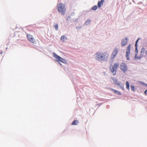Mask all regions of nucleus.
<instances>
[{
	"instance_id": "f257e3e1",
	"label": "nucleus",
	"mask_w": 147,
	"mask_h": 147,
	"mask_svg": "<svg viewBox=\"0 0 147 147\" xmlns=\"http://www.w3.org/2000/svg\"><path fill=\"white\" fill-rule=\"evenodd\" d=\"M139 38L136 41L135 46L136 47L135 49V58L137 59H140L142 57H147V51H145V49L143 47L142 48L141 51V55L140 56H137V55L138 53V51L137 49V43L138 42Z\"/></svg>"
},
{
	"instance_id": "f03ea898",
	"label": "nucleus",
	"mask_w": 147,
	"mask_h": 147,
	"mask_svg": "<svg viewBox=\"0 0 147 147\" xmlns=\"http://www.w3.org/2000/svg\"><path fill=\"white\" fill-rule=\"evenodd\" d=\"M95 55L96 59L99 61L106 60L109 56L108 54L107 53H101L100 51L97 53Z\"/></svg>"
},
{
	"instance_id": "7ed1b4c3",
	"label": "nucleus",
	"mask_w": 147,
	"mask_h": 147,
	"mask_svg": "<svg viewBox=\"0 0 147 147\" xmlns=\"http://www.w3.org/2000/svg\"><path fill=\"white\" fill-rule=\"evenodd\" d=\"M57 10L59 13L61 14L64 15L66 9L65 5L61 3H60L57 6Z\"/></svg>"
},
{
	"instance_id": "20e7f679",
	"label": "nucleus",
	"mask_w": 147,
	"mask_h": 147,
	"mask_svg": "<svg viewBox=\"0 0 147 147\" xmlns=\"http://www.w3.org/2000/svg\"><path fill=\"white\" fill-rule=\"evenodd\" d=\"M119 67V64L118 63H115L112 66H110V69L111 71L113 74V75H115L117 70Z\"/></svg>"
},
{
	"instance_id": "39448f33",
	"label": "nucleus",
	"mask_w": 147,
	"mask_h": 147,
	"mask_svg": "<svg viewBox=\"0 0 147 147\" xmlns=\"http://www.w3.org/2000/svg\"><path fill=\"white\" fill-rule=\"evenodd\" d=\"M53 57L56 59V61L58 62H61L63 63H67V62L65 60L58 55L55 53H53Z\"/></svg>"
},
{
	"instance_id": "423d86ee",
	"label": "nucleus",
	"mask_w": 147,
	"mask_h": 147,
	"mask_svg": "<svg viewBox=\"0 0 147 147\" xmlns=\"http://www.w3.org/2000/svg\"><path fill=\"white\" fill-rule=\"evenodd\" d=\"M121 69L124 72H125L127 70V67L126 65L124 63H121L120 66Z\"/></svg>"
},
{
	"instance_id": "0eeeda50",
	"label": "nucleus",
	"mask_w": 147,
	"mask_h": 147,
	"mask_svg": "<svg viewBox=\"0 0 147 147\" xmlns=\"http://www.w3.org/2000/svg\"><path fill=\"white\" fill-rule=\"evenodd\" d=\"M131 45L129 44L127 47L126 53V57L127 59L129 60V56L130 54V49L131 48Z\"/></svg>"
},
{
	"instance_id": "6e6552de",
	"label": "nucleus",
	"mask_w": 147,
	"mask_h": 147,
	"mask_svg": "<svg viewBox=\"0 0 147 147\" xmlns=\"http://www.w3.org/2000/svg\"><path fill=\"white\" fill-rule=\"evenodd\" d=\"M27 39L30 42L33 43H35V39L32 35L30 34H28L27 35Z\"/></svg>"
},
{
	"instance_id": "1a4fd4ad",
	"label": "nucleus",
	"mask_w": 147,
	"mask_h": 147,
	"mask_svg": "<svg viewBox=\"0 0 147 147\" xmlns=\"http://www.w3.org/2000/svg\"><path fill=\"white\" fill-rule=\"evenodd\" d=\"M118 52V49H114L111 55V60H113L114 58L116 57Z\"/></svg>"
},
{
	"instance_id": "9d476101",
	"label": "nucleus",
	"mask_w": 147,
	"mask_h": 147,
	"mask_svg": "<svg viewBox=\"0 0 147 147\" xmlns=\"http://www.w3.org/2000/svg\"><path fill=\"white\" fill-rule=\"evenodd\" d=\"M111 78L113 80L115 84L116 85L118 86H120L121 84V82H120L118 81L116 78H115L112 77Z\"/></svg>"
},
{
	"instance_id": "9b49d317",
	"label": "nucleus",
	"mask_w": 147,
	"mask_h": 147,
	"mask_svg": "<svg viewBox=\"0 0 147 147\" xmlns=\"http://www.w3.org/2000/svg\"><path fill=\"white\" fill-rule=\"evenodd\" d=\"M128 40L127 38H125V39H123L121 41V45L122 47L126 45L128 42Z\"/></svg>"
},
{
	"instance_id": "f8f14e48",
	"label": "nucleus",
	"mask_w": 147,
	"mask_h": 147,
	"mask_svg": "<svg viewBox=\"0 0 147 147\" xmlns=\"http://www.w3.org/2000/svg\"><path fill=\"white\" fill-rule=\"evenodd\" d=\"M105 1V0H101L100 1L98 2L97 5L99 8H100L101 5L103 4V2Z\"/></svg>"
},
{
	"instance_id": "ddd939ff",
	"label": "nucleus",
	"mask_w": 147,
	"mask_h": 147,
	"mask_svg": "<svg viewBox=\"0 0 147 147\" xmlns=\"http://www.w3.org/2000/svg\"><path fill=\"white\" fill-rule=\"evenodd\" d=\"M110 89L111 91H113L114 92V93L116 94H117L119 95H121V93L119 91L114 90L112 88H110Z\"/></svg>"
},
{
	"instance_id": "4468645a",
	"label": "nucleus",
	"mask_w": 147,
	"mask_h": 147,
	"mask_svg": "<svg viewBox=\"0 0 147 147\" xmlns=\"http://www.w3.org/2000/svg\"><path fill=\"white\" fill-rule=\"evenodd\" d=\"M78 123V121L77 120H75L72 123V125H77Z\"/></svg>"
},
{
	"instance_id": "2eb2a0df",
	"label": "nucleus",
	"mask_w": 147,
	"mask_h": 147,
	"mask_svg": "<svg viewBox=\"0 0 147 147\" xmlns=\"http://www.w3.org/2000/svg\"><path fill=\"white\" fill-rule=\"evenodd\" d=\"M126 88L128 90H129V85L128 82H126Z\"/></svg>"
},
{
	"instance_id": "dca6fc26",
	"label": "nucleus",
	"mask_w": 147,
	"mask_h": 147,
	"mask_svg": "<svg viewBox=\"0 0 147 147\" xmlns=\"http://www.w3.org/2000/svg\"><path fill=\"white\" fill-rule=\"evenodd\" d=\"M67 39V38L65 36H62L61 38V40L63 42H65V39Z\"/></svg>"
},
{
	"instance_id": "f3484780",
	"label": "nucleus",
	"mask_w": 147,
	"mask_h": 147,
	"mask_svg": "<svg viewBox=\"0 0 147 147\" xmlns=\"http://www.w3.org/2000/svg\"><path fill=\"white\" fill-rule=\"evenodd\" d=\"M55 29L57 30L58 28V25L57 24H56L54 26Z\"/></svg>"
},
{
	"instance_id": "a211bd4d",
	"label": "nucleus",
	"mask_w": 147,
	"mask_h": 147,
	"mask_svg": "<svg viewBox=\"0 0 147 147\" xmlns=\"http://www.w3.org/2000/svg\"><path fill=\"white\" fill-rule=\"evenodd\" d=\"M131 90L133 91H135V87H134V86L132 85H131Z\"/></svg>"
},
{
	"instance_id": "6ab92c4d",
	"label": "nucleus",
	"mask_w": 147,
	"mask_h": 147,
	"mask_svg": "<svg viewBox=\"0 0 147 147\" xmlns=\"http://www.w3.org/2000/svg\"><path fill=\"white\" fill-rule=\"evenodd\" d=\"M90 20L89 19L85 23V24L86 25L90 24Z\"/></svg>"
},
{
	"instance_id": "aec40b11",
	"label": "nucleus",
	"mask_w": 147,
	"mask_h": 147,
	"mask_svg": "<svg viewBox=\"0 0 147 147\" xmlns=\"http://www.w3.org/2000/svg\"><path fill=\"white\" fill-rule=\"evenodd\" d=\"M97 6L96 5H95L92 7V9L94 10H96L97 9Z\"/></svg>"
},
{
	"instance_id": "412c9836",
	"label": "nucleus",
	"mask_w": 147,
	"mask_h": 147,
	"mask_svg": "<svg viewBox=\"0 0 147 147\" xmlns=\"http://www.w3.org/2000/svg\"><path fill=\"white\" fill-rule=\"evenodd\" d=\"M147 90H146L144 92V93L146 95H147Z\"/></svg>"
},
{
	"instance_id": "4be33fe9",
	"label": "nucleus",
	"mask_w": 147,
	"mask_h": 147,
	"mask_svg": "<svg viewBox=\"0 0 147 147\" xmlns=\"http://www.w3.org/2000/svg\"><path fill=\"white\" fill-rule=\"evenodd\" d=\"M2 53H0V54H2Z\"/></svg>"
}]
</instances>
